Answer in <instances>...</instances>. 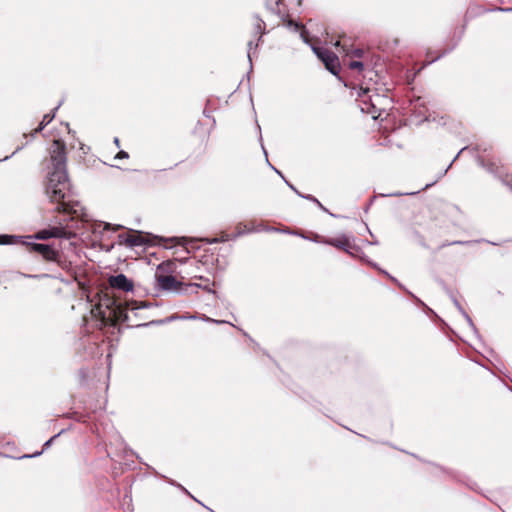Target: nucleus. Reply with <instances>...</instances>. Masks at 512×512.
Masks as SVG:
<instances>
[{
  "instance_id": "20",
  "label": "nucleus",
  "mask_w": 512,
  "mask_h": 512,
  "mask_svg": "<svg viewBox=\"0 0 512 512\" xmlns=\"http://www.w3.org/2000/svg\"><path fill=\"white\" fill-rule=\"evenodd\" d=\"M205 320L209 321V322H214V323H223L224 322V321L214 320V319H211V318H206Z\"/></svg>"
},
{
  "instance_id": "27",
  "label": "nucleus",
  "mask_w": 512,
  "mask_h": 512,
  "mask_svg": "<svg viewBox=\"0 0 512 512\" xmlns=\"http://www.w3.org/2000/svg\"><path fill=\"white\" fill-rule=\"evenodd\" d=\"M335 45H336V46H340V41H337V42L335 43Z\"/></svg>"
},
{
  "instance_id": "7",
  "label": "nucleus",
  "mask_w": 512,
  "mask_h": 512,
  "mask_svg": "<svg viewBox=\"0 0 512 512\" xmlns=\"http://www.w3.org/2000/svg\"><path fill=\"white\" fill-rule=\"evenodd\" d=\"M321 242L339 249H343L348 253H351L350 249L352 248V245L349 241V238L345 235H341L337 238L324 239Z\"/></svg>"
},
{
  "instance_id": "24",
  "label": "nucleus",
  "mask_w": 512,
  "mask_h": 512,
  "mask_svg": "<svg viewBox=\"0 0 512 512\" xmlns=\"http://www.w3.org/2000/svg\"><path fill=\"white\" fill-rule=\"evenodd\" d=\"M114 142H115V144H116L117 146H119V139H118V138H115Z\"/></svg>"
},
{
  "instance_id": "26",
  "label": "nucleus",
  "mask_w": 512,
  "mask_h": 512,
  "mask_svg": "<svg viewBox=\"0 0 512 512\" xmlns=\"http://www.w3.org/2000/svg\"><path fill=\"white\" fill-rule=\"evenodd\" d=\"M501 11H512V8L500 9Z\"/></svg>"
},
{
  "instance_id": "19",
  "label": "nucleus",
  "mask_w": 512,
  "mask_h": 512,
  "mask_svg": "<svg viewBox=\"0 0 512 512\" xmlns=\"http://www.w3.org/2000/svg\"><path fill=\"white\" fill-rule=\"evenodd\" d=\"M251 49H252V42L250 41L248 43V58H250Z\"/></svg>"
},
{
  "instance_id": "2",
  "label": "nucleus",
  "mask_w": 512,
  "mask_h": 512,
  "mask_svg": "<svg viewBox=\"0 0 512 512\" xmlns=\"http://www.w3.org/2000/svg\"><path fill=\"white\" fill-rule=\"evenodd\" d=\"M313 52L324 63L327 70L332 74L337 75L340 70V63L338 57L328 49L321 46H312Z\"/></svg>"
},
{
  "instance_id": "13",
  "label": "nucleus",
  "mask_w": 512,
  "mask_h": 512,
  "mask_svg": "<svg viewBox=\"0 0 512 512\" xmlns=\"http://www.w3.org/2000/svg\"><path fill=\"white\" fill-rule=\"evenodd\" d=\"M98 226L99 227L103 226V230L104 231L105 230H110V229H112L113 231H116V230H119V229L123 228V226H121V225H114V226H112L110 223H100Z\"/></svg>"
},
{
  "instance_id": "8",
  "label": "nucleus",
  "mask_w": 512,
  "mask_h": 512,
  "mask_svg": "<svg viewBox=\"0 0 512 512\" xmlns=\"http://www.w3.org/2000/svg\"><path fill=\"white\" fill-rule=\"evenodd\" d=\"M158 286L163 290L176 289V279L171 275H161L157 278Z\"/></svg>"
},
{
  "instance_id": "22",
  "label": "nucleus",
  "mask_w": 512,
  "mask_h": 512,
  "mask_svg": "<svg viewBox=\"0 0 512 512\" xmlns=\"http://www.w3.org/2000/svg\"><path fill=\"white\" fill-rule=\"evenodd\" d=\"M55 437H56V436H54V437L50 438V439L45 443V446H46V447H47V446H49V445H50V443L54 440V438H55Z\"/></svg>"
},
{
  "instance_id": "25",
  "label": "nucleus",
  "mask_w": 512,
  "mask_h": 512,
  "mask_svg": "<svg viewBox=\"0 0 512 512\" xmlns=\"http://www.w3.org/2000/svg\"><path fill=\"white\" fill-rule=\"evenodd\" d=\"M41 453H42V452H37V453H35V454L31 455L30 457L38 456V455H40Z\"/></svg>"
},
{
  "instance_id": "28",
  "label": "nucleus",
  "mask_w": 512,
  "mask_h": 512,
  "mask_svg": "<svg viewBox=\"0 0 512 512\" xmlns=\"http://www.w3.org/2000/svg\"><path fill=\"white\" fill-rule=\"evenodd\" d=\"M188 319H194L195 317L194 316H189L187 317Z\"/></svg>"
},
{
  "instance_id": "12",
  "label": "nucleus",
  "mask_w": 512,
  "mask_h": 512,
  "mask_svg": "<svg viewBox=\"0 0 512 512\" xmlns=\"http://www.w3.org/2000/svg\"><path fill=\"white\" fill-rule=\"evenodd\" d=\"M286 183H287V185H288L292 190H294V191H295L299 196H301V197H303V198H306V199H309V200H311V201H313V202H315V203H317L318 205H320V206H321L320 202H319L316 198H314L313 196H311V195L304 196V195L300 194V193L295 189V187H294L293 185L289 184L287 181H286Z\"/></svg>"
},
{
  "instance_id": "29",
  "label": "nucleus",
  "mask_w": 512,
  "mask_h": 512,
  "mask_svg": "<svg viewBox=\"0 0 512 512\" xmlns=\"http://www.w3.org/2000/svg\"><path fill=\"white\" fill-rule=\"evenodd\" d=\"M511 190H512V185L510 186Z\"/></svg>"
},
{
  "instance_id": "18",
  "label": "nucleus",
  "mask_w": 512,
  "mask_h": 512,
  "mask_svg": "<svg viewBox=\"0 0 512 512\" xmlns=\"http://www.w3.org/2000/svg\"><path fill=\"white\" fill-rule=\"evenodd\" d=\"M288 26L289 27H294L295 30H298L299 29V25L297 23H294L293 21H289L288 22Z\"/></svg>"
},
{
  "instance_id": "1",
  "label": "nucleus",
  "mask_w": 512,
  "mask_h": 512,
  "mask_svg": "<svg viewBox=\"0 0 512 512\" xmlns=\"http://www.w3.org/2000/svg\"><path fill=\"white\" fill-rule=\"evenodd\" d=\"M50 164L45 187L50 202L57 204L58 212L76 216L83 214V206L72 199L71 185L66 169L65 143L54 140L49 149Z\"/></svg>"
},
{
  "instance_id": "21",
  "label": "nucleus",
  "mask_w": 512,
  "mask_h": 512,
  "mask_svg": "<svg viewBox=\"0 0 512 512\" xmlns=\"http://www.w3.org/2000/svg\"><path fill=\"white\" fill-rule=\"evenodd\" d=\"M305 33H306V32H305L304 30H303V31H301V37L303 38V40H304L305 42H307V38H306V36H305Z\"/></svg>"
},
{
  "instance_id": "17",
  "label": "nucleus",
  "mask_w": 512,
  "mask_h": 512,
  "mask_svg": "<svg viewBox=\"0 0 512 512\" xmlns=\"http://www.w3.org/2000/svg\"><path fill=\"white\" fill-rule=\"evenodd\" d=\"M352 53H353L355 56H357V57H361V56H362V54H363L362 50H360V49H355V50H353V51H352Z\"/></svg>"
},
{
  "instance_id": "23",
  "label": "nucleus",
  "mask_w": 512,
  "mask_h": 512,
  "mask_svg": "<svg viewBox=\"0 0 512 512\" xmlns=\"http://www.w3.org/2000/svg\"><path fill=\"white\" fill-rule=\"evenodd\" d=\"M342 48H343V51H344L347 55H348V54H350V51H349L348 49H346V48H345V45H343V46H342Z\"/></svg>"
},
{
  "instance_id": "6",
  "label": "nucleus",
  "mask_w": 512,
  "mask_h": 512,
  "mask_svg": "<svg viewBox=\"0 0 512 512\" xmlns=\"http://www.w3.org/2000/svg\"><path fill=\"white\" fill-rule=\"evenodd\" d=\"M145 241V237L140 232L119 235V242L124 243L129 247L141 246L145 244Z\"/></svg>"
},
{
  "instance_id": "5",
  "label": "nucleus",
  "mask_w": 512,
  "mask_h": 512,
  "mask_svg": "<svg viewBox=\"0 0 512 512\" xmlns=\"http://www.w3.org/2000/svg\"><path fill=\"white\" fill-rule=\"evenodd\" d=\"M31 250L41 254L46 260L55 261L58 253L50 245L30 243Z\"/></svg>"
},
{
  "instance_id": "9",
  "label": "nucleus",
  "mask_w": 512,
  "mask_h": 512,
  "mask_svg": "<svg viewBox=\"0 0 512 512\" xmlns=\"http://www.w3.org/2000/svg\"><path fill=\"white\" fill-rule=\"evenodd\" d=\"M369 92H370V89H368V88H365V89H364V88H360L359 93H358V96H359L360 98H362V102H363V104H367V100L365 99V97L367 96V97H368V99H369V102H370V104H371V106H372V108H375L376 104H375V102L373 101L372 96L368 95V94H369Z\"/></svg>"
},
{
  "instance_id": "3",
  "label": "nucleus",
  "mask_w": 512,
  "mask_h": 512,
  "mask_svg": "<svg viewBox=\"0 0 512 512\" xmlns=\"http://www.w3.org/2000/svg\"><path fill=\"white\" fill-rule=\"evenodd\" d=\"M35 239L46 240L50 238H69V233L63 227H52L40 230L34 236Z\"/></svg>"
},
{
  "instance_id": "16",
  "label": "nucleus",
  "mask_w": 512,
  "mask_h": 512,
  "mask_svg": "<svg viewBox=\"0 0 512 512\" xmlns=\"http://www.w3.org/2000/svg\"><path fill=\"white\" fill-rule=\"evenodd\" d=\"M115 158H116V159L128 158V153H127V152H125V151H120V152L116 155V157H115Z\"/></svg>"
},
{
  "instance_id": "15",
  "label": "nucleus",
  "mask_w": 512,
  "mask_h": 512,
  "mask_svg": "<svg viewBox=\"0 0 512 512\" xmlns=\"http://www.w3.org/2000/svg\"><path fill=\"white\" fill-rule=\"evenodd\" d=\"M349 67L351 69H359V70H361L363 68V63L360 62V61H352V62H350Z\"/></svg>"
},
{
  "instance_id": "4",
  "label": "nucleus",
  "mask_w": 512,
  "mask_h": 512,
  "mask_svg": "<svg viewBox=\"0 0 512 512\" xmlns=\"http://www.w3.org/2000/svg\"><path fill=\"white\" fill-rule=\"evenodd\" d=\"M109 284L112 288L129 292L134 288L133 282L124 274H118L109 278Z\"/></svg>"
},
{
  "instance_id": "14",
  "label": "nucleus",
  "mask_w": 512,
  "mask_h": 512,
  "mask_svg": "<svg viewBox=\"0 0 512 512\" xmlns=\"http://www.w3.org/2000/svg\"><path fill=\"white\" fill-rule=\"evenodd\" d=\"M15 237L8 235H0V245L12 244Z\"/></svg>"
},
{
  "instance_id": "10",
  "label": "nucleus",
  "mask_w": 512,
  "mask_h": 512,
  "mask_svg": "<svg viewBox=\"0 0 512 512\" xmlns=\"http://www.w3.org/2000/svg\"><path fill=\"white\" fill-rule=\"evenodd\" d=\"M55 117V112H53L52 114H46L44 115L42 121L40 122L38 128L35 130V132H40L41 130H43L52 120L53 118Z\"/></svg>"
},
{
  "instance_id": "11",
  "label": "nucleus",
  "mask_w": 512,
  "mask_h": 512,
  "mask_svg": "<svg viewBox=\"0 0 512 512\" xmlns=\"http://www.w3.org/2000/svg\"><path fill=\"white\" fill-rule=\"evenodd\" d=\"M264 22L261 20V19H257L256 20V23H255V31L257 34H259V40L261 39V36L263 34V29H264Z\"/></svg>"
}]
</instances>
